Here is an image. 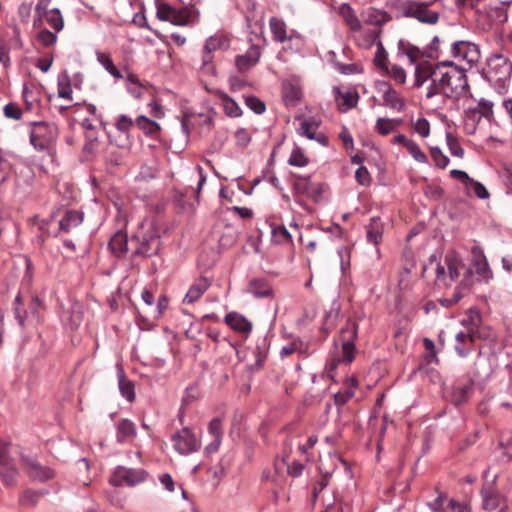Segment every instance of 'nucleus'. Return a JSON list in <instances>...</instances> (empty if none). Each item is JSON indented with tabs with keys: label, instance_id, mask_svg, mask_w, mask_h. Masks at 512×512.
Returning a JSON list of instances; mask_svg holds the SVG:
<instances>
[{
	"label": "nucleus",
	"instance_id": "nucleus-1",
	"mask_svg": "<svg viewBox=\"0 0 512 512\" xmlns=\"http://www.w3.org/2000/svg\"><path fill=\"white\" fill-rule=\"evenodd\" d=\"M469 94V85L465 70L451 61L439 62L436 65L434 82L426 92L428 99L443 95L452 100H459Z\"/></svg>",
	"mask_w": 512,
	"mask_h": 512
},
{
	"label": "nucleus",
	"instance_id": "nucleus-2",
	"mask_svg": "<svg viewBox=\"0 0 512 512\" xmlns=\"http://www.w3.org/2000/svg\"><path fill=\"white\" fill-rule=\"evenodd\" d=\"M461 274L460 286L465 289H469L476 282L488 283L493 278L486 256L479 246L472 247L470 264L465 265Z\"/></svg>",
	"mask_w": 512,
	"mask_h": 512
},
{
	"label": "nucleus",
	"instance_id": "nucleus-3",
	"mask_svg": "<svg viewBox=\"0 0 512 512\" xmlns=\"http://www.w3.org/2000/svg\"><path fill=\"white\" fill-rule=\"evenodd\" d=\"M465 263L458 253L449 251L445 254L443 261L435 268V285L438 288H447L453 282L462 278L461 270H464Z\"/></svg>",
	"mask_w": 512,
	"mask_h": 512
},
{
	"label": "nucleus",
	"instance_id": "nucleus-4",
	"mask_svg": "<svg viewBox=\"0 0 512 512\" xmlns=\"http://www.w3.org/2000/svg\"><path fill=\"white\" fill-rule=\"evenodd\" d=\"M397 9L401 16L416 19L422 24L435 25L439 21V11L433 8L432 2L404 0Z\"/></svg>",
	"mask_w": 512,
	"mask_h": 512
},
{
	"label": "nucleus",
	"instance_id": "nucleus-5",
	"mask_svg": "<svg viewBox=\"0 0 512 512\" xmlns=\"http://www.w3.org/2000/svg\"><path fill=\"white\" fill-rule=\"evenodd\" d=\"M129 246L133 256L148 257L158 252L159 238L153 232L141 230L129 240Z\"/></svg>",
	"mask_w": 512,
	"mask_h": 512
},
{
	"label": "nucleus",
	"instance_id": "nucleus-6",
	"mask_svg": "<svg viewBox=\"0 0 512 512\" xmlns=\"http://www.w3.org/2000/svg\"><path fill=\"white\" fill-rule=\"evenodd\" d=\"M57 127L47 122L33 124L30 132V142L35 149L44 151L54 142L57 137Z\"/></svg>",
	"mask_w": 512,
	"mask_h": 512
},
{
	"label": "nucleus",
	"instance_id": "nucleus-7",
	"mask_svg": "<svg viewBox=\"0 0 512 512\" xmlns=\"http://www.w3.org/2000/svg\"><path fill=\"white\" fill-rule=\"evenodd\" d=\"M156 16L161 21L170 22L176 26H184L189 23L190 11L187 8H175L172 5L156 0Z\"/></svg>",
	"mask_w": 512,
	"mask_h": 512
},
{
	"label": "nucleus",
	"instance_id": "nucleus-8",
	"mask_svg": "<svg viewBox=\"0 0 512 512\" xmlns=\"http://www.w3.org/2000/svg\"><path fill=\"white\" fill-rule=\"evenodd\" d=\"M146 472L142 469H131L123 466H118L112 476L110 477V483L114 486H135L143 482L146 478Z\"/></svg>",
	"mask_w": 512,
	"mask_h": 512
},
{
	"label": "nucleus",
	"instance_id": "nucleus-9",
	"mask_svg": "<svg viewBox=\"0 0 512 512\" xmlns=\"http://www.w3.org/2000/svg\"><path fill=\"white\" fill-rule=\"evenodd\" d=\"M172 442L174 449L181 455L191 454L200 448V442L187 427L173 434Z\"/></svg>",
	"mask_w": 512,
	"mask_h": 512
},
{
	"label": "nucleus",
	"instance_id": "nucleus-10",
	"mask_svg": "<svg viewBox=\"0 0 512 512\" xmlns=\"http://www.w3.org/2000/svg\"><path fill=\"white\" fill-rule=\"evenodd\" d=\"M469 320L471 323L467 327V330L456 334L457 345L455 346V350L461 357H464L468 354L471 348L470 344L479 337L477 331V322H479V316L475 314L474 316H470Z\"/></svg>",
	"mask_w": 512,
	"mask_h": 512
},
{
	"label": "nucleus",
	"instance_id": "nucleus-11",
	"mask_svg": "<svg viewBox=\"0 0 512 512\" xmlns=\"http://www.w3.org/2000/svg\"><path fill=\"white\" fill-rule=\"evenodd\" d=\"M229 47V40L222 34H216L209 37L203 47V64H209L212 61V53L217 50H225Z\"/></svg>",
	"mask_w": 512,
	"mask_h": 512
},
{
	"label": "nucleus",
	"instance_id": "nucleus-12",
	"mask_svg": "<svg viewBox=\"0 0 512 512\" xmlns=\"http://www.w3.org/2000/svg\"><path fill=\"white\" fill-rule=\"evenodd\" d=\"M342 335L344 338L342 344L343 361L350 363L354 359L355 346L353 339L357 335V324L355 322L348 323L347 326L342 329Z\"/></svg>",
	"mask_w": 512,
	"mask_h": 512
},
{
	"label": "nucleus",
	"instance_id": "nucleus-13",
	"mask_svg": "<svg viewBox=\"0 0 512 512\" xmlns=\"http://www.w3.org/2000/svg\"><path fill=\"white\" fill-rule=\"evenodd\" d=\"M369 36L370 40L361 44V46L368 49L376 44L377 51L375 53L374 62L378 67L384 70L387 69V52L385 51L384 46L380 41V31H370Z\"/></svg>",
	"mask_w": 512,
	"mask_h": 512
},
{
	"label": "nucleus",
	"instance_id": "nucleus-14",
	"mask_svg": "<svg viewBox=\"0 0 512 512\" xmlns=\"http://www.w3.org/2000/svg\"><path fill=\"white\" fill-rule=\"evenodd\" d=\"M22 461L31 478L38 481H47L54 477V471L51 468L42 466L35 460L28 459L27 457H22Z\"/></svg>",
	"mask_w": 512,
	"mask_h": 512
},
{
	"label": "nucleus",
	"instance_id": "nucleus-15",
	"mask_svg": "<svg viewBox=\"0 0 512 512\" xmlns=\"http://www.w3.org/2000/svg\"><path fill=\"white\" fill-rule=\"evenodd\" d=\"M483 499V509L486 511H494L499 509V512H505L507 509L506 501L498 494L491 491L490 488L483 487L481 490Z\"/></svg>",
	"mask_w": 512,
	"mask_h": 512
},
{
	"label": "nucleus",
	"instance_id": "nucleus-16",
	"mask_svg": "<svg viewBox=\"0 0 512 512\" xmlns=\"http://www.w3.org/2000/svg\"><path fill=\"white\" fill-rule=\"evenodd\" d=\"M380 90L383 92V104L396 111H402L405 108L404 99L398 92L387 83L380 84Z\"/></svg>",
	"mask_w": 512,
	"mask_h": 512
},
{
	"label": "nucleus",
	"instance_id": "nucleus-17",
	"mask_svg": "<svg viewBox=\"0 0 512 512\" xmlns=\"http://www.w3.org/2000/svg\"><path fill=\"white\" fill-rule=\"evenodd\" d=\"M261 56L260 49L257 46H252L243 55L236 57L235 63L239 71L244 72L257 64Z\"/></svg>",
	"mask_w": 512,
	"mask_h": 512
},
{
	"label": "nucleus",
	"instance_id": "nucleus-18",
	"mask_svg": "<svg viewBox=\"0 0 512 512\" xmlns=\"http://www.w3.org/2000/svg\"><path fill=\"white\" fill-rule=\"evenodd\" d=\"M436 66L433 67L428 61H423L415 67V82L416 87H421L428 79L431 83L434 82Z\"/></svg>",
	"mask_w": 512,
	"mask_h": 512
},
{
	"label": "nucleus",
	"instance_id": "nucleus-19",
	"mask_svg": "<svg viewBox=\"0 0 512 512\" xmlns=\"http://www.w3.org/2000/svg\"><path fill=\"white\" fill-rule=\"evenodd\" d=\"M282 96L287 106H295L302 97L301 87L297 83L285 81L283 83Z\"/></svg>",
	"mask_w": 512,
	"mask_h": 512
},
{
	"label": "nucleus",
	"instance_id": "nucleus-20",
	"mask_svg": "<svg viewBox=\"0 0 512 512\" xmlns=\"http://www.w3.org/2000/svg\"><path fill=\"white\" fill-rule=\"evenodd\" d=\"M338 13L351 31H360L362 27L361 22L354 9L348 3L341 4L338 8Z\"/></svg>",
	"mask_w": 512,
	"mask_h": 512
},
{
	"label": "nucleus",
	"instance_id": "nucleus-21",
	"mask_svg": "<svg viewBox=\"0 0 512 512\" xmlns=\"http://www.w3.org/2000/svg\"><path fill=\"white\" fill-rule=\"evenodd\" d=\"M210 282L207 278H199L195 281V283L189 288L188 292L184 296L183 302L187 304H192L197 301L204 292L209 288Z\"/></svg>",
	"mask_w": 512,
	"mask_h": 512
},
{
	"label": "nucleus",
	"instance_id": "nucleus-22",
	"mask_svg": "<svg viewBox=\"0 0 512 512\" xmlns=\"http://www.w3.org/2000/svg\"><path fill=\"white\" fill-rule=\"evenodd\" d=\"M318 125L319 124L312 118L303 119L300 124L299 132L301 135L306 136L308 139L317 140L318 142L325 145L327 143V139L323 135L317 134Z\"/></svg>",
	"mask_w": 512,
	"mask_h": 512
},
{
	"label": "nucleus",
	"instance_id": "nucleus-23",
	"mask_svg": "<svg viewBox=\"0 0 512 512\" xmlns=\"http://www.w3.org/2000/svg\"><path fill=\"white\" fill-rule=\"evenodd\" d=\"M116 430V437L120 443L131 441L136 436V426L129 419L120 420L117 423Z\"/></svg>",
	"mask_w": 512,
	"mask_h": 512
},
{
	"label": "nucleus",
	"instance_id": "nucleus-24",
	"mask_svg": "<svg viewBox=\"0 0 512 512\" xmlns=\"http://www.w3.org/2000/svg\"><path fill=\"white\" fill-rule=\"evenodd\" d=\"M384 225L379 217H372L366 226V237L368 242L375 245L379 244L382 239Z\"/></svg>",
	"mask_w": 512,
	"mask_h": 512
},
{
	"label": "nucleus",
	"instance_id": "nucleus-25",
	"mask_svg": "<svg viewBox=\"0 0 512 512\" xmlns=\"http://www.w3.org/2000/svg\"><path fill=\"white\" fill-rule=\"evenodd\" d=\"M216 95L218 96L223 110L228 117L236 118L242 115V109L238 103L229 97L225 92L217 91Z\"/></svg>",
	"mask_w": 512,
	"mask_h": 512
},
{
	"label": "nucleus",
	"instance_id": "nucleus-26",
	"mask_svg": "<svg viewBox=\"0 0 512 512\" xmlns=\"http://www.w3.org/2000/svg\"><path fill=\"white\" fill-rule=\"evenodd\" d=\"M83 221V214L79 211H66L62 219L59 221L60 230L70 232L78 227Z\"/></svg>",
	"mask_w": 512,
	"mask_h": 512
},
{
	"label": "nucleus",
	"instance_id": "nucleus-27",
	"mask_svg": "<svg viewBox=\"0 0 512 512\" xmlns=\"http://www.w3.org/2000/svg\"><path fill=\"white\" fill-rule=\"evenodd\" d=\"M364 21L368 25L381 27L391 20V16L384 10L369 8L364 14Z\"/></svg>",
	"mask_w": 512,
	"mask_h": 512
},
{
	"label": "nucleus",
	"instance_id": "nucleus-28",
	"mask_svg": "<svg viewBox=\"0 0 512 512\" xmlns=\"http://www.w3.org/2000/svg\"><path fill=\"white\" fill-rule=\"evenodd\" d=\"M129 240L127 235L121 231L115 233L109 241V248L113 254L120 257L128 250Z\"/></svg>",
	"mask_w": 512,
	"mask_h": 512
},
{
	"label": "nucleus",
	"instance_id": "nucleus-29",
	"mask_svg": "<svg viewBox=\"0 0 512 512\" xmlns=\"http://www.w3.org/2000/svg\"><path fill=\"white\" fill-rule=\"evenodd\" d=\"M225 322L233 330L242 333H248L252 328L251 323L245 317L235 312L227 314L225 317Z\"/></svg>",
	"mask_w": 512,
	"mask_h": 512
},
{
	"label": "nucleus",
	"instance_id": "nucleus-30",
	"mask_svg": "<svg viewBox=\"0 0 512 512\" xmlns=\"http://www.w3.org/2000/svg\"><path fill=\"white\" fill-rule=\"evenodd\" d=\"M489 67L491 69H499V77L500 78H507L510 77L512 74V63L509 62L504 56L502 55H495L489 60Z\"/></svg>",
	"mask_w": 512,
	"mask_h": 512
},
{
	"label": "nucleus",
	"instance_id": "nucleus-31",
	"mask_svg": "<svg viewBox=\"0 0 512 512\" xmlns=\"http://www.w3.org/2000/svg\"><path fill=\"white\" fill-rule=\"evenodd\" d=\"M248 292L257 298H264L272 295V288L266 280L254 279L249 284Z\"/></svg>",
	"mask_w": 512,
	"mask_h": 512
},
{
	"label": "nucleus",
	"instance_id": "nucleus-32",
	"mask_svg": "<svg viewBox=\"0 0 512 512\" xmlns=\"http://www.w3.org/2000/svg\"><path fill=\"white\" fill-rule=\"evenodd\" d=\"M397 50L399 54L405 55L412 64L416 63L422 56L419 48L403 39L398 41Z\"/></svg>",
	"mask_w": 512,
	"mask_h": 512
},
{
	"label": "nucleus",
	"instance_id": "nucleus-33",
	"mask_svg": "<svg viewBox=\"0 0 512 512\" xmlns=\"http://www.w3.org/2000/svg\"><path fill=\"white\" fill-rule=\"evenodd\" d=\"M18 471L12 461L0 463V478L6 486H13L16 483Z\"/></svg>",
	"mask_w": 512,
	"mask_h": 512
},
{
	"label": "nucleus",
	"instance_id": "nucleus-34",
	"mask_svg": "<svg viewBox=\"0 0 512 512\" xmlns=\"http://www.w3.org/2000/svg\"><path fill=\"white\" fill-rule=\"evenodd\" d=\"M401 119H390L380 117L377 119L375 124V130L382 136H386L392 133L399 125H401Z\"/></svg>",
	"mask_w": 512,
	"mask_h": 512
},
{
	"label": "nucleus",
	"instance_id": "nucleus-35",
	"mask_svg": "<svg viewBox=\"0 0 512 512\" xmlns=\"http://www.w3.org/2000/svg\"><path fill=\"white\" fill-rule=\"evenodd\" d=\"M269 27L273 34V39L275 41L282 43L288 39L286 32V24L283 20L277 17H272L269 20Z\"/></svg>",
	"mask_w": 512,
	"mask_h": 512
},
{
	"label": "nucleus",
	"instance_id": "nucleus-36",
	"mask_svg": "<svg viewBox=\"0 0 512 512\" xmlns=\"http://www.w3.org/2000/svg\"><path fill=\"white\" fill-rule=\"evenodd\" d=\"M337 93L338 107L343 112L353 108L358 102V94L355 91L340 93V91L337 89Z\"/></svg>",
	"mask_w": 512,
	"mask_h": 512
},
{
	"label": "nucleus",
	"instance_id": "nucleus-37",
	"mask_svg": "<svg viewBox=\"0 0 512 512\" xmlns=\"http://www.w3.org/2000/svg\"><path fill=\"white\" fill-rule=\"evenodd\" d=\"M23 100L27 110H34L39 104V90L36 87L25 85L23 87Z\"/></svg>",
	"mask_w": 512,
	"mask_h": 512
},
{
	"label": "nucleus",
	"instance_id": "nucleus-38",
	"mask_svg": "<svg viewBox=\"0 0 512 512\" xmlns=\"http://www.w3.org/2000/svg\"><path fill=\"white\" fill-rule=\"evenodd\" d=\"M42 18L57 32L61 31L64 26L63 17L57 8L46 10L43 12Z\"/></svg>",
	"mask_w": 512,
	"mask_h": 512
},
{
	"label": "nucleus",
	"instance_id": "nucleus-39",
	"mask_svg": "<svg viewBox=\"0 0 512 512\" xmlns=\"http://www.w3.org/2000/svg\"><path fill=\"white\" fill-rule=\"evenodd\" d=\"M97 61L103 66V68L111 74L113 77L117 79H121L123 75L114 65L110 55L97 51L96 52Z\"/></svg>",
	"mask_w": 512,
	"mask_h": 512
},
{
	"label": "nucleus",
	"instance_id": "nucleus-40",
	"mask_svg": "<svg viewBox=\"0 0 512 512\" xmlns=\"http://www.w3.org/2000/svg\"><path fill=\"white\" fill-rule=\"evenodd\" d=\"M118 380L119 389L122 396L125 397L129 402H132L135 399L134 385L131 381L126 379L124 372L121 369L118 372Z\"/></svg>",
	"mask_w": 512,
	"mask_h": 512
},
{
	"label": "nucleus",
	"instance_id": "nucleus-41",
	"mask_svg": "<svg viewBox=\"0 0 512 512\" xmlns=\"http://www.w3.org/2000/svg\"><path fill=\"white\" fill-rule=\"evenodd\" d=\"M136 125L148 135H154L160 130V125L147 118L146 116H139L136 119Z\"/></svg>",
	"mask_w": 512,
	"mask_h": 512
},
{
	"label": "nucleus",
	"instance_id": "nucleus-42",
	"mask_svg": "<svg viewBox=\"0 0 512 512\" xmlns=\"http://www.w3.org/2000/svg\"><path fill=\"white\" fill-rule=\"evenodd\" d=\"M295 180L293 183V189L294 191L299 195H305L308 196L310 187L313 183V181L310 179V177H304L300 175H295Z\"/></svg>",
	"mask_w": 512,
	"mask_h": 512
},
{
	"label": "nucleus",
	"instance_id": "nucleus-43",
	"mask_svg": "<svg viewBox=\"0 0 512 512\" xmlns=\"http://www.w3.org/2000/svg\"><path fill=\"white\" fill-rule=\"evenodd\" d=\"M272 241L277 244L288 243L291 241V234L282 225L272 226Z\"/></svg>",
	"mask_w": 512,
	"mask_h": 512
},
{
	"label": "nucleus",
	"instance_id": "nucleus-44",
	"mask_svg": "<svg viewBox=\"0 0 512 512\" xmlns=\"http://www.w3.org/2000/svg\"><path fill=\"white\" fill-rule=\"evenodd\" d=\"M448 501H451V498L440 494L436 499L429 503V507L433 512H452L451 507L448 506Z\"/></svg>",
	"mask_w": 512,
	"mask_h": 512
},
{
	"label": "nucleus",
	"instance_id": "nucleus-45",
	"mask_svg": "<svg viewBox=\"0 0 512 512\" xmlns=\"http://www.w3.org/2000/svg\"><path fill=\"white\" fill-rule=\"evenodd\" d=\"M288 163L292 166L304 167L309 163V159L303 151L297 147L291 152Z\"/></svg>",
	"mask_w": 512,
	"mask_h": 512
},
{
	"label": "nucleus",
	"instance_id": "nucleus-46",
	"mask_svg": "<svg viewBox=\"0 0 512 512\" xmlns=\"http://www.w3.org/2000/svg\"><path fill=\"white\" fill-rule=\"evenodd\" d=\"M406 149L409 152V154L417 162H419V163H427L428 162V158H427L426 154L421 150L419 145L417 143H415L414 141L411 140L409 143H407Z\"/></svg>",
	"mask_w": 512,
	"mask_h": 512
},
{
	"label": "nucleus",
	"instance_id": "nucleus-47",
	"mask_svg": "<svg viewBox=\"0 0 512 512\" xmlns=\"http://www.w3.org/2000/svg\"><path fill=\"white\" fill-rule=\"evenodd\" d=\"M39 500V495L36 492L27 490L22 493L19 498V503L21 506L26 508H32L36 506Z\"/></svg>",
	"mask_w": 512,
	"mask_h": 512
},
{
	"label": "nucleus",
	"instance_id": "nucleus-48",
	"mask_svg": "<svg viewBox=\"0 0 512 512\" xmlns=\"http://www.w3.org/2000/svg\"><path fill=\"white\" fill-rule=\"evenodd\" d=\"M446 140L450 153L455 157L463 158L464 149L460 146L457 139L451 133H447Z\"/></svg>",
	"mask_w": 512,
	"mask_h": 512
},
{
	"label": "nucleus",
	"instance_id": "nucleus-49",
	"mask_svg": "<svg viewBox=\"0 0 512 512\" xmlns=\"http://www.w3.org/2000/svg\"><path fill=\"white\" fill-rule=\"evenodd\" d=\"M385 71L399 84H404L406 82V72L405 70L397 65L393 64L390 68L387 67Z\"/></svg>",
	"mask_w": 512,
	"mask_h": 512
},
{
	"label": "nucleus",
	"instance_id": "nucleus-50",
	"mask_svg": "<svg viewBox=\"0 0 512 512\" xmlns=\"http://www.w3.org/2000/svg\"><path fill=\"white\" fill-rule=\"evenodd\" d=\"M466 188L472 191L480 199H487L489 197V192L487 191L486 187L474 179H471V182H469V187Z\"/></svg>",
	"mask_w": 512,
	"mask_h": 512
},
{
	"label": "nucleus",
	"instance_id": "nucleus-51",
	"mask_svg": "<svg viewBox=\"0 0 512 512\" xmlns=\"http://www.w3.org/2000/svg\"><path fill=\"white\" fill-rule=\"evenodd\" d=\"M430 152L437 167L444 169L449 164V158L439 148L432 147Z\"/></svg>",
	"mask_w": 512,
	"mask_h": 512
},
{
	"label": "nucleus",
	"instance_id": "nucleus-52",
	"mask_svg": "<svg viewBox=\"0 0 512 512\" xmlns=\"http://www.w3.org/2000/svg\"><path fill=\"white\" fill-rule=\"evenodd\" d=\"M245 104L256 114H262L266 109L265 104L255 96H246Z\"/></svg>",
	"mask_w": 512,
	"mask_h": 512
},
{
	"label": "nucleus",
	"instance_id": "nucleus-53",
	"mask_svg": "<svg viewBox=\"0 0 512 512\" xmlns=\"http://www.w3.org/2000/svg\"><path fill=\"white\" fill-rule=\"evenodd\" d=\"M4 115L7 118L13 119V120H19L22 116V111L20 107L17 104L9 103L4 106Z\"/></svg>",
	"mask_w": 512,
	"mask_h": 512
},
{
	"label": "nucleus",
	"instance_id": "nucleus-54",
	"mask_svg": "<svg viewBox=\"0 0 512 512\" xmlns=\"http://www.w3.org/2000/svg\"><path fill=\"white\" fill-rule=\"evenodd\" d=\"M209 433L214 439H222V421L220 418H214L210 421L208 427Z\"/></svg>",
	"mask_w": 512,
	"mask_h": 512
},
{
	"label": "nucleus",
	"instance_id": "nucleus-55",
	"mask_svg": "<svg viewBox=\"0 0 512 512\" xmlns=\"http://www.w3.org/2000/svg\"><path fill=\"white\" fill-rule=\"evenodd\" d=\"M37 39L44 46H51L56 42L57 36L54 33H52L51 31H49L47 29H43L39 32Z\"/></svg>",
	"mask_w": 512,
	"mask_h": 512
},
{
	"label": "nucleus",
	"instance_id": "nucleus-56",
	"mask_svg": "<svg viewBox=\"0 0 512 512\" xmlns=\"http://www.w3.org/2000/svg\"><path fill=\"white\" fill-rule=\"evenodd\" d=\"M493 104L492 102L488 101V100H485V99H481L479 102H478V112L480 113L481 116L491 120V117H492V114H493Z\"/></svg>",
	"mask_w": 512,
	"mask_h": 512
},
{
	"label": "nucleus",
	"instance_id": "nucleus-57",
	"mask_svg": "<svg viewBox=\"0 0 512 512\" xmlns=\"http://www.w3.org/2000/svg\"><path fill=\"white\" fill-rule=\"evenodd\" d=\"M235 139L237 145L240 147H246L251 140V136L246 129L240 128L235 132Z\"/></svg>",
	"mask_w": 512,
	"mask_h": 512
},
{
	"label": "nucleus",
	"instance_id": "nucleus-58",
	"mask_svg": "<svg viewBox=\"0 0 512 512\" xmlns=\"http://www.w3.org/2000/svg\"><path fill=\"white\" fill-rule=\"evenodd\" d=\"M356 181L361 185H369L370 183V173L367 168L364 166L359 167L355 172Z\"/></svg>",
	"mask_w": 512,
	"mask_h": 512
},
{
	"label": "nucleus",
	"instance_id": "nucleus-59",
	"mask_svg": "<svg viewBox=\"0 0 512 512\" xmlns=\"http://www.w3.org/2000/svg\"><path fill=\"white\" fill-rule=\"evenodd\" d=\"M414 129L422 137H427L430 133L429 122L425 118H420L416 121Z\"/></svg>",
	"mask_w": 512,
	"mask_h": 512
},
{
	"label": "nucleus",
	"instance_id": "nucleus-60",
	"mask_svg": "<svg viewBox=\"0 0 512 512\" xmlns=\"http://www.w3.org/2000/svg\"><path fill=\"white\" fill-rule=\"evenodd\" d=\"M133 126V121L126 115H121L116 121V127L120 132H128Z\"/></svg>",
	"mask_w": 512,
	"mask_h": 512
},
{
	"label": "nucleus",
	"instance_id": "nucleus-61",
	"mask_svg": "<svg viewBox=\"0 0 512 512\" xmlns=\"http://www.w3.org/2000/svg\"><path fill=\"white\" fill-rule=\"evenodd\" d=\"M11 444L9 442L0 441V463L10 462L11 460Z\"/></svg>",
	"mask_w": 512,
	"mask_h": 512
},
{
	"label": "nucleus",
	"instance_id": "nucleus-62",
	"mask_svg": "<svg viewBox=\"0 0 512 512\" xmlns=\"http://www.w3.org/2000/svg\"><path fill=\"white\" fill-rule=\"evenodd\" d=\"M450 176L462 182L466 187H469V182H471L472 179L465 171L457 169L451 170Z\"/></svg>",
	"mask_w": 512,
	"mask_h": 512
},
{
	"label": "nucleus",
	"instance_id": "nucleus-63",
	"mask_svg": "<svg viewBox=\"0 0 512 512\" xmlns=\"http://www.w3.org/2000/svg\"><path fill=\"white\" fill-rule=\"evenodd\" d=\"M323 191H324L323 184L313 182L310 187V191H309V194L307 197H310L313 200L317 201L321 198Z\"/></svg>",
	"mask_w": 512,
	"mask_h": 512
},
{
	"label": "nucleus",
	"instance_id": "nucleus-64",
	"mask_svg": "<svg viewBox=\"0 0 512 512\" xmlns=\"http://www.w3.org/2000/svg\"><path fill=\"white\" fill-rule=\"evenodd\" d=\"M470 390L471 387L467 385L457 388L454 393L455 403L460 404L461 402H463L467 397L468 393L470 392Z\"/></svg>",
	"mask_w": 512,
	"mask_h": 512
}]
</instances>
